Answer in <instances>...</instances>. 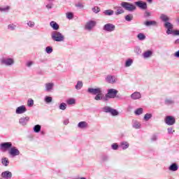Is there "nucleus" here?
I'll return each mask as SVG.
<instances>
[{"label": "nucleus", "mask_w": 179, "mask_h": 179, "mask_svg": "<svg viewBox=\"0 0 179 179\" xmlns=\"http://www.w3.org/2000/svg\"><path fill=\"white\" fill-rule=\"evenodd\" d=\"M47 9H52V3H49L45 6Z\"/></svg>", "instance_id": "052dcab7"}, {"label": "nucleus", "mask_w": 179, "mask_h": 179, "mask_svg": "<svg viewBox=\"0 0 179 179\" xmlns=\"http://www.w3.org/2000/svg\"><path fill=\"white\" fill-rule=\"evenodd\" d=\"M151 141H152V142H156V141H157V135H153L151 137Z\"/></svg>", "instance_id": "13d9d810"}, {"label": "nucleus", "mask_w": 179, "mask_h": 179, "mask_svg": "<svg viewBox=\"0 0 179 179\" xmlns=\"http://www.w3.org/2000/svg\"><path fill=\"white\" fill-rule=\"evenodd\" d=\"M134 114L136 115H141V114H143V108H138L134 111Z\"/></svg>", "instance_id": "7c9ffc66"}, {"label": "nucleus", "mask_w": 179, "mask_h": 179, "mask_svg": "<svg viewBox=\"0 0 179 179\" xmlns=\"http://www.w3.org/2000/svg\"><path fill=\"white\" fill-rule=\"evenodd\" d=\"M52 51H53L52 47L48 46L45 48V52H47V54H51Z\"/></svg>", "instance_id": "de8ad7c7"}, {"label": "nucleus", "mask_w": 179, "mask_h": 179, "mask_svg": "<svg viewBox=\"0 0 179 179\" xmlns=\"http://www.w3.org/2000/svg\"><path fill=\"white\" fill-rule=\"evenodd\" d=\"M121 6L125 9V10H128V12H134V10H136V6L135 5L123 1L121 3Z\"/></svg>", "instance_id": "20e7f679"}, {"label": "nucleus", "mask_w": 179, "mask_h": 179, "mask_svg": "<svg viewBox=\"0 0 179 179\" xmlns=\"http://www.w3.org/2000/svg\"><path fill=\"white\" fill-rule=\"evenodd\" d=\"M45 91L46 92H51L54 88V83H48L45 85Z\"/></svg>", "instance_id": "aec40b11"}, {"label": "nucleus", "mask_w": 179, "mask_h": 179, "mask_svg": "<svg viewBox=\"0 0 179 179\" xmlns=\"http://www.w3.org/2000/svg\"><path fill=\"white\" fill-rule=\"evenodd\" d=\"M152 117H153V115H152V113H146L144 115V120L145 121H149V120H150V118H152Z\"/></svg>", "instance_id": "e433bc0d"}, {"label": "nucleus", "mask_w": 179, "mask_h": 179, "mask_svg": "<svg viewBox=\"0 0 179 179\" xmlns=\"http://www.w3.org/2000/svg\"><path fill=\"white\" fill-rule=\"evenodd\" d=\"M96 24H97V22L94 20H90L86 22L85 25V30H87V31H92L94 27H96Z\"/></svg>", "instance_id": "423d86ee"}, {"label": "nucleus", "mask_w": 179, "mask_h": 179, "mask_svg": "<svg viewBox=\"0 0 179 179\" xmlns=\"http://www.w3.org/2000/svg\"><path fill=\"white\" fill-rule=\"evenodd\" d=\"M174 44H179V38L175 41Z\"/></svg>", "instance_id": "0e129e2a"}, {"label": "nucleus", "mask_w": 179, "mask_h": 179, "mask_svg": "<svg viewBox=\"0 0 179 179\" xmlns=\"http://www.w3.org/2000/svg\"><path fill=\"white\" fill-rule=\"evenodd\" d=\"M8 30H10L13 31V30H16V25L15 24H10L7 27Z\"/></svg>", "instance_id": "72a5a7b5"}, {"label": "nucleus", "mask_w": 179, "mask_h": 179, "mask_svg": "<svg viewBox=\"0 0 179 179\" xmlns=\"http://www.w3.org/2000/svg\"><path fill=\"white\" fill-rule=\"evenodd\" d=\"M51 38L53 41H57V43H61L64 41L65 36L59 31H53L51 33Z\"/></svg>", "instance_id": "7ed1b4c3"}, {"label": "nucleus", "mask_w": 179, "mask_h": 179, "mask_svg": "<svg viewBox=\"0 0 179 179\" xmlns=\"http://www.w3.org/2000/svg\"><path fill=\"white\" fill-rule=\"evenodd\" d=\"M174 57H176V58H179V50L174 53Z\"/></svg>", "instance_id": "680f3d73"}, {"label": "nucleus", "mask_w": 179, "mask_h": 179, "mask_svg": "<svg viewBox=\"0 0 179 179\" xmlns=\"http://www.w3.org/2000/svg\"><path fill=\"white\" fill-rule=\"evenodd\" d=\"M141 125L142 124H141V122H139L138 121H136V120L133 121L132 127L135 129H141Z\"/></svg>", "instance_id": "393cba45"}, {"label": "nucleus", "mask_w": 179, "mask_h": 179, "mask_svg": "<svg viewBox=\"0 0 179 179\" xmlns=\"http://www.w3.org/2000/svg\"><path fill=\"white\" fill-rule=\"evenodd\" d=\"M109 157L108 155H102L101 159L102 162H108Z\"/></svg>", "instance_id": "3c124183"}, {"label": "nucleus", "mask_w": 179, "mask_h": 179, "mask_svg": "<svg viewBox=\"0 0 179 179\" xmlns=\"http://www.w3.org/2000/svg\"><path fill=\"white\" fill-rule=\"evenodd\" d=\"M89 127V124H87V122L83 121L80 122L78 124V128H80V129H86Z\"/></svg>", "instance_id": "a211bd4d"}, {"label": "nucleus", "mask_w": 179, "mask_h": 179, "mask_svg": "<svg viewBox=\"0 0 179 179\" xmlns=\"http://www.w3.org/2000/svg\"><path fill=\"white\" fill-rule=\"evenodd\" d=\"M1 177L5 179H10L12 178V172L8 171H3L1 173Z\"/></svg>", "instance_id": "f3484780"}, {"label": "nucleus", "mask_w": 179, "mask_h": 179, "mask_svg": "<svg viewBox=\"0 0 179 179\" xmlns=\"http://www.w3.org/2000/svg\"><path fill=\"white\" fill-rule=\"evenodd\" d=\"M134 51L137 55H139L142 52V50H141V48L139 46H136L134 49Z\"/></svg>", "instance_id": "a19ab883"}, {"label": "nucleus", "mask_w": 179, "mask_h": 179, "mask_svg": "<svg viewBox=\"0 0 179 179\" xmlns=\"http://www.w3.org/2000/svg\"><path fill=\"white\" fill-rule=\"evenodd\" d=\"M135 6H138V8H140V9L146 10L148 9V3L146 2H143L142 1H136Z\"/></svg>", "instance_id": "4468645a"}, {"label": "nucleus", "mask_w": 179, "mask_h": 179, "mask_svg": "<svg viewBox=\"0 0 179 179\" xmlns=\"http://www.w3.org/2000/svg\"><path fill=\"white\" fill-rule=\"evenodd\" d=\"M81 87H83V83L82 81H78L76 85V90H80Z\"/></svg>", "instance_id": "f704fd0d"}, {"label": "nucleus", "mask_w": 179, "mask_h": 179, "mask_svg": "<svg viewBox=\"0 0 179 179\" xmlns=\"http://www.w3.org/2000/svg\"><path fill=\"white\" fill-rule=\"evenodd\" d=\"M117 94L118 90L111 88L108 90V93L106 94V97L107 99H115Z\"/></svg>", "instance_id": "0eeeda50"}, {"label": "nucleus", "mask_w": 179, "mask_h": 179, "mask_svg": "<svg viewBox=\"0 0 179 179\" xmlns=\"http://www.w3.org/2000/svg\"><path fill=\"white\" fill-rule=\"evenodd\" d=\"M159 19H161L162 22H164V24H166V23H170V22H169L170 18L164 14H162L159 17Z\"/></svg>", "instance_id": "412c9836"}, {"label": "nucleus", "mask_w": 179, "mask_h": 179, "mask_svg": "<svg viewBox=\"0 0 179 179\" xmlns=\"http://www.w3.org/2000/svg\"><path fill=\"white\" fill-rule=\"evenodd\" d=\"M59 110H66V103H65L64 102L60 103L59 106Z\"/></svg>", "instance_id": "37998d69"}, {"label": "nucleus", "mask_w": 179, "mask_h": 179, "mask_svg": "<svg viewBox=\"0 0 179 179\" xmlns=\"http://www.w3.org/2000/svg\"><path fill=\"white\" fill-rule=\"evenodd\" d=\"M68 124H69V119H66V120L64 121V125H68Z\"/></svg>", "instance_id": "e2e57ef3"}, {"label": "nucleus", "mask_w": 179, "mask_h": 179, "mask_svg": "<svg viewBox=\"0 0 179 179\" xmlns=\"http://www.w3.org/2000/svg\"><path fill=\"white\" fill-rule=\"evenodd\" d=\"M35 23L33 21H29L27 22V26H29V27H34Z\"/></svg>", "instance_id": "864d4df0"}, {"label": "nucleus", "mask_w": 179, "mask_h": 179, "mask_svg": "<svg viewBox=\"0 0 179 179\" xmlns=\"http://www.w3.org/2000/svg\"><path fill=\"white\" fill-rule=\"evenodd\" d=\"M127 22H131L134 19V15L132 14H129L124 17Z\"/></svg>", "instance_id": "c9c22d12"}, {"label": "nucleus", "mask_w": 179, "mask_h": 179, "mask_svg": "<svg viewBox=\"0 0 179 179\" xmlns=\"http://www.w3.org/2000/svg\"><path fill=\"white\" fill-rule=\"evenodd\" d=\"M137 38L140 41H143V40H146V36L144 35L143 33H139L137 35Z\"/></svg>", "instance_id": "cd10ccee"}, {"label": "nucleus", "mask_w": 179, "mask_h": 179, "mask_svg": "<svg viewBox=\"0 0 179 179\" xmlns=\"http://www.w3.org/2000/svg\"><path fill=\"white\" fill-rule=\"evenodd\" d=\"M8 153L9 155H10V156H13V157H15L20 155V151L16 147H11V148L8 151Z\"/></svg>", "instance_id": "f8f14e48"}, {"label": "nucleus", "mask_w": 179, "mask_h": 179, "mask_svg": "<svg viewBox=\"0 0 179 179\" xmlns=\"http://www.w3.org/2000/svg\"><path fill=\"white\" fill-rule=\"evenodd\" d=\"M164 122L166 125H174L176 124V117L174 116H166L164 119Z\"/></svg>", "instance_id": "9d476101"}, {"label": "nucleus", "mask_w": 179, "mask_h": 179, "mask_svg": "<svg viewBox=\"0 0 179 179\" xmlns=\"http://www.w3.org/2000/svg\"><path fill=\"white\" fill-rule=\"evenodd\" d=\"M103 30L108 33H113V31H115V26L114 24L107 23L103 27Z\"/></svg>", "instance_id": "1a4fd4ad"}, {"label": "nucleus", "mask_w": 179, "mask_h": 179, "mask_svg": "<svg viewBox=\"0 0 179 179\" xmlns=\"http://www.w3.org/2000/svg\"><path fill=\"white\" fill-rule=\"evenodd\" d=\"M144 24L147 27H150V26H157V22L156 21H146Z\"/></svg>", "instance_id": "b1692460"}, {"label": "nucleus", "mask_w": 179, "mask_h": 179, "mask_svg": "<svg viewBox=\"0 0 179 179\" xmlns=\"http://www.w3.org/2000/svg\"><path fill=\"white\" fill-rule=\"evenodd\" d=\"M80 179H86V178H85V177H81V178H80Z\"/></svg>", "instance_id": "338daca9"}, {"label": "nucleus", "mask_w": 179, "mask_h": 179, "mask_svg": "<svg viewBox=\"0 0 179 179\" xmlns=\"http://www.w3.org/2000/svg\"><path fill=\"white\" fill-rule=\"evenodd\" d=\"M167 131H168V134H174V132H176V131H174L172 127L168 128Z\"/></svg>", "instance_id": "6e6d98bb"}, {"label": "nucleus", "mask_w": 179, "mask_h": 179, "mask_svg": "<svg viewBox=\"0 0 179 179\" xmlns=\"http://www.w3.org/2000/svg\"><path fill=\"white\" fill-rule=\"evenodd\" d=\"M10 9V7L9 6H7L4 8L0 7V12H8Z\"/></svg>", "instance_id": "8fccbe9b"}, {"label": "nucleus", "mask_w": 179, "mask_h": 179, "mask_svg": "<svg viewBox=\"0 0 179 179\" xmlns=\"http://www.w3.org/2000/svg\"><path fill=\"white\" fill-rule=\"evenodd\" d=\"M105 80L107 82V83L114 85V83H117V78L115 76L108 75L106 76Z\"/></svg>", "instance_id": "9b49d317"}, {"label": "nucleus", "mask_w": 179, "mask_h": 179, "mask_svg": "<svg viewBox=\"0 0 179 179\" xmlns=\"http://www.w3.org/2000/svg\"><path fill=\"white\" fill-rule=\"evenodd\" d=\"M12 143L11 142H5L2 143L0 145V149L1 152H6L12 149Z\"/></svg>", "instance_id": "6e6552de"}, {"label": "nucleus", "mask_w": 179, "mask_h": 179, "mask_svg": "<svg viewBox=\"0 0 179 179\" xmlns=\"http://www.w3.org/2000/svg\"><path fill=\"white\" fill-rule=\"evenodd\" d=\"M165 104L170 106L171 104H174V101L171 99H165Z\"/></svg>", "instance_id": "79ce46f5"}, {"label": "nucleus", "mask_w": 179, "mask_h": 179, "mask_svg": "<svg viewBox=\"0 0 179 179\" xmlns=\"http://www.w3.org/2000/svg\"><path fill=\"white\" fill-rule=\"evenodd\" d=\"M27 111V108L24 105L18 106L15 110V114H24Z\"/></svg>", "instance_id": "2eb2a0df"}, {"label": "nucleus", "mask_w": 179, "mask_h": 179, "mask_svg": "<svg viewBox=\"0 0 179 179\" xmlns=\"http://www.w3.org/2000/svg\"><path fill=\"white\" fill-rule=\"evenodd\" d=\"M130 97L131 100H140V99H142V94L139 92H134L130 95Z\"/></svg>", "instance_id": "dca6fc26"}, {"label": "nucleus", "mask_w": 179, "mask_h": 179, "mask_svg": "<svg viewBox=\"0 0 179 179\" xmlns=\"http://www.w3.org/2000/svg\"><path fill=\"white\" fill-rule=\"evenodd\" d=\"M127 1H132V0H127Z\"/></svg>", "instance_id": "774afa93"}, {"label": "nucleus", "mask_w": 179, "mask_h": 179, "mask_svg": "<svg viewBox=\"0 0 179 179\" xmlns=\"http://www.w3.org/2000/svg\"><path fill=\"white\" fill-rule=\"evenodd\" d=\"M125 11L124 10V9H122V8L120 7L115 12V15L117 16H118V15H122V13H124Z\"/></svg>", "instance_id": "58836bf2"}, {"label": "nucleus", "mask_w": 179, "mask_h": 179, "mask_svg": "<svg viewBox=\"0 0 179 179\" xmlns=\"http://www.w3.org/2000/svg\"><path fill=\"white\" fill-rule=\"evenodd\" d=\"M34 64V63L31 61L27 62L26 66H27L28 68H30V66H31V65H33Z\"/></svg>", "instance_id": "4d7b16f0"}, {"label": "nucleus", "mask_w": 179, "mask_h": 179, "mask_svg": "<svg viewBox=\"0 0 179 179\" xmlns=\"http://www.w3.org/2000/svg\"><path fill=\"white\" fill-rule=\"evenodd\" d=\"M44 101H45V103H47L48 104H49L50 103H52V97L45 96V99H44Z\"/></svg>", "instance_id": "473e14b6"}, {"label": "nucleus", "mask_w": 179, "mask_h": 179, "mask_svg": "<svg viewBox=\"0 0 179 179\" xmlns=\"http://www.w3.org/2000/svg\"><path fill=\"white\" fill-rule=\"evenodd\" d=\"M87 93H90V94H92L94 96V100L96 101H99L103 99V91H101V87L97 88H88L87 90Z\"/></svg>", "instance_id": "f257e3e1"}, {"label": "nucleus", "mask_w": 179, "mask_h": 179, "mask_svg": "<svg viewBox=\"0 0 179 179\" xmlns=\"http://www.w3.org/2000/svg\"><path fill=\"white\" fill-rule=\"evenodd\" d=\"M50 26L53 30H58L59 29V25L55 21L50 22Z\"/></svg>", "instance_id": "4be33fe9"}, {"label": "nucleus", "mask_w": 179, "mask_h": 179, "mask_svg": "<svg viewBox=\"0 0 179 179\" xmlns=\"http://www.w3.org/2000/svg\"><path fill=\"white\" fill-rule=\"evenodd\" d=\"M1 163L3 166L7 167V166H9V159H8L6 157H4L1 159Z\"/></svg>", "instance_id": "c756f323"}, {"label": "nucleus", "mask_w": 179, "mask_h": 179, "mask_svg": "<svg viewBox=\"0 0 179 179\" xmlns=\"http://www.w3.org/2000/svg\"><path fill=\"white\" fill-rule=\"evenodd\" d=\"M27 106L28 107H33L34 106V101L31 99H28Z\"/></svg>", "instance_id": "a18cd8bd"}, {"label": "nucleus", "mask_w": 179, "mask_h": 179, "mask_svg": "<svg viewBox=\"0 0 179 179\" xmlns=\"http://www.w3.org/2000/svg\"><path fill=\"white\" fill-rule=\"evenodd\" d=\"M110 114L111 115H113V117H115L120 113L117 112V110L112 108V110H110Z\"/></svg>", "instance_id": "09e8293b"}, {"label": "nucleus", "mask_w": 179, "mask_h": 179, "mask_svg": "<svg viewBox=\"0 0 179 179\" xmlns=\"http://www.w3.org/2000/svg\"><path fill=\"white\" fill-rule=\"evenodd\" d=\"M132 64H134V60H132V59H128L125 62L124 66L126 68H129V66H131Z\"/></svg>", "instance_id": "c85d7f7f"}, {"label": "nucleus", "mask_w": 179, "mask_h": 179, "mask_svg": "<svg viewBox=\"0 0 179 179\" xmlns=\"http://www.w3.org/2000/svg\"><path fill=\"white\" fill-rule=\"evenodd\" d=\"M103 15L105 16H113L114 15V10H106L103 11Z\"/></svg>", "instance_id": "bb28decb"}, {"label": "nucleus", "mask_w": 179, "mask_h": 179, "mask_svg": "<svg viewBox=\"0 0 179 179\" xmlns=\"http://www.w3.org/2000/svg\"><path fill=\"white\" fill-rule=\"evenodd\" d=\"M169 171H177V170H178V165L176 163H173L169 167Z\"/></svg>", "instance_id": "5701e85b"}, {"label": "nucleus", "mask_w": 179, "mask_h": 179, "mask_svg": "<svg viewBox=\"0 0 179 179\" xmlns=\"http://www.w3.org/2000/svg\"><path fill=\"white\" fill-rule=\"evenodd\" d=\"M92 10V12H94V13H99V12H100V8L97 6L93 7Z\"/></svg>", "instance_id": "603ef678"}, {"label": "nucleus", "mask_w": 179, "mask_h": 179, "mask_svg": "<svg viewBox=\"0 0 179 179\" xmlns=\"http://www.w3.org/2000/svg\"><path fill=\"white\" fill-rule=\"evenodd\" d=\"M120 147L121 148V149H122V150H127V149L129 148V143H128L127 141H122L120 143Z\"/></svg>", "instance_id": "6ab92c4d"}, {"label": "nucleus", "mask_w": 179, "mask_h": 179, "mask_svg": "<svg viewBox=\"0 0 179 179\" xmlns=\"http://www.w3.org/2000/svg\"><path fill=\"white\" fill-rule=\"evenodd\" d=\"M66 103L69 106H72V104H75V103H76V101H75V99H69L66 101Z\"/></svg>", "instance_id": "c03bdc74"}, {"label": "nucleus", "mask_w": 179, "mask_h": 179, "mask_svg": "<svg viewBox=\"0 0 179 179\" xmlns=\"http://www.w3.org/2000/svg\"><path fill=\"white\" fill-rule=\"evenodd\" d=\"M164 27L167 29L166 34H172V36H179V30H174V25L171 22H166L164 24Z\"/></svg>", "instance_id": "f03ea898"}, {"label": "nucleus", "mask_w": 179, "mask_h": 179, "mask_svg": "<svg viewBox=\"0 0 179 179\" xmlns=\"http://www.w3.org/2000/svg\"><path fill=\"white\" fill-rule=\"evenodd\" d=\"M148 2H149V3H152V2H153V0H147Z\"/></svg>", "instance_id": "69168bd1"}, {"label": "nucleus", "mask_w": 179, "mask_h": 179, "mask_svg": "<svg viewBox=\"0 0 179 179\" xmlns=\"http://www.w3.org/2000/svg\"><path fill=\"white\" fill-rule=\"evenodd\" d=\"M76 8H80V9H83L85 6L82 3H78L76 4Z\"/></svg>", "instance_id": "5fc2aeb1"}, {"label": "nucleus", "mask_w": 179, "mask_h": 179, "mask_svg": "<svg viewBox=\"0 0 179 179\" xmlns=\"http://www.w3.org/2000/svg\"><path fill=\"white\" fill-rule=\"evenodd\" d=\"M118 148H120V146L117 143H114L111 145V148L113 150H118Z\"/></svg>", "instance_id": "49530a36"}, {"label": "nucleus", "mask_w": 179, "mask_h": 179, "mask_svg": "<svg viewBox=\"0 0 179 179\" xmlns=\"http://www.w3.org/2000/svg\"><path fill=\"white\" fill-rule=\"evenodd\" d=\"M1 65L12 66L15 64V59L12 57H3L0 60Z\"/></svg>", "instance_id": "39448f33"}, {"label": "nucleus", "mask_w": 179, "mask_h": 179, "mask_svg": "<svg viewBox=\"0 0 179 179\" xmlns=\"http://www.w3.org/2000/svg\"><path fill=\"white\" fill-rule=\"evenodd\" d=\"M111 110H113V108L110 107V106H105L103 108V111L104 113H111Z\"/></svg>", "instance_id": "ea45409f"}, {"label": "nucleus", "mask_w": 179, "mask_h": 179, "mask_svg": "<svg viewBox=\"0 0 179 179\" xmlns=\"http://www.w3.org/2000/svg\"><path fill=\"white\" fill-rule=\"evenodd\" d=\"M153 55V52H152V50H148L146 52H145L143 54V58L146 59V58H150V57Z\"/></svg>", "instance_id": "a878e982"}, {"label": "nucleus", "mask_w": 179, "mask_h": 179, "mask_svg": "<svg viewBox=\"0 0 179 179\" xmlns=\"http://www.w3.org/2000/svg\"><path fill=\"white\" fill-rule=\"evenodd\" d=\"M66 17L67 19H69V20H72V19H73V13H66Z\"/></svg>", "instance_id": "4c0bfd02"}, {"label": "nucleus", "mask_w": 179, "mask_h": 179, "mask_svg": "<svg viewBox=\"0 0 179 179\" xmlns=\"http://www.w3.org/2000/svg\"><path fill=\"white\" fill-rule=\"evenodd\" d=\"M150 12L145 11L144 13V17H150Z\"/></svg>", "instance_id": "bf43d9fd"}, {"label": "nucleus", "mask_w": 179, "mask_h": 179, "mask_svg": "<svg viewBox=\"0 0 179 179\" xmlns=\"http://www.w3.org/2000/svg\"><path fill=\"white\" fill-rule=\"evenodd\" d=\"M41 131V126L40 124H36L34 127V131L36 132V134H38Z\"/></svg>", "instance_id": "2f4dec72"}, {"label": "nucleus", "mask_w": 179, "mask_h": 179, "mask_svg": "<svg viewBox=\"0 0 179 179\" xmlns=\"http://www.w3.org/2000/svg\"><path fill=\"white\" fill-rule=\"evenodd\" d=\"M29 121H30V117L29 116H27V117L23 116L20 118L19 124L22 125V127H26Z\"/></svg>", "instance_id": "ddd939ff"}]
</instances>
